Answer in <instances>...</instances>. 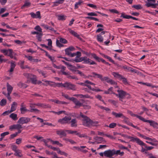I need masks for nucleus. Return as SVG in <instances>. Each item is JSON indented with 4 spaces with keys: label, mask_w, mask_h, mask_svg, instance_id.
I'll return each mask as SVG.
<instances>
[{
    "label": "nucleus",
    "mask_w": 158,
    "mask_h": 158,
    "mask_svg": "<svg viewBox=\"0 0 158 158\" xmlns=\"http://www.w3.org/2000/svg\"><path fill=\"white\" fill-rule=\"evenodd\" d=\"M62 95L66 99L72 101V98H73V97H70L67 94H64L63 93H62Z\"/></svg>",
    "instance_id": "obj_51"
},
{
    "label": "nucleus",
    "mask_w": 158,
    "mask_h": 158,
    "mask_svg": "<svg viewBox=\"0 0 158 158\" xmlns=\"http://www.w3.org/2000/svg\"><path fill=\"white\" fill-rule=\"evenodd\" d=\"M80 115L83 118L82 124L83 125L86 127H90V123L91 120L86 116L83 115L81 112L80 113Z\"/></svg>",
    "instance_id": "obj_2"
},
{
    "label": "nucleus",
    "mask_w": 158,
    "mask_h": 158,
    "mask_svg": "<svg viewBox=\"0 0 158 158\" xmlns=\"http://www.w3.org/2000/svg\"><path fill=\"white\" fill-rule=\"evenodd\" d=\"M109 78L107 77H103L102 76L101 79V81H106L107 82L109 80Z\"/></svg>",
    "instance_id": "obj_60"
},
{
    "label": "nucleus",
    "mask_w": 158,
    "mask_h": 158,
    "mask_svg": "<svg viewBox=\"0 0 158 158\" xmlns=\"http://www.w3.org/2000/svg\"><path fill=\"white\" fill-rule=\"evenodd\" d=\"M116 126V123H112L110 124L109 125H106V127H109L110 128H114Z\"/></svg>",
    "instance_id": "obj_54"
},
{
    "label": "nucleus",
    "mask_w": 158,
    "mask_h": 158,
    "mask_svg": "<svg viewBox=\"0 0 158 158\" xmlns=\"http://www.w3.org/2000/svg\"><path fill=\"white\" fill-rule=\"evenodd\" d=\"M14 155L19 157H21L23 156V155L22 154L21 151L19 150H18L17 151L15 152Z\"/></svg>",
    "instance_id": "obj_28"
},
{
    "label": "nucleus",
    "mask_w": 158,
    "mask_h": 158,
    "mask_svg": "<svg viewBox=\"0 0 158 158\" xmlns=\"http://www.w3.org/2000/svg\"><path fill=\"white\" fill-rule=\"evenodd\" d=\"M140 146H144L147 149V150H150L154 148V147L152 146L148 147L143 141L142 142V145H140Z\"/></svg>",
    "instance_id": "obj_36"
},
{
    "label": "nucleus",
    "mask_w": 158,
    "mask_h": 158,
    "mask_svg": "<svg viewBox=\"0 0 158 158\" xmlns=\"http://www.w3.org/2000/svg\"><path fill=\"white\" fill-rule=\"evenodd\" d=\"M31 3L29 2H26L21 7V8L23 9L25 7H29L31 5Z\"/></svg>",
    "instance_id": "obj_57"
},
{
    "label": "nucleus",
    "mask_w": 158,
    "mask_h": 158,
    "mask_svg": "<svg viewBox=\"0 0 158 158\" xmlns=\"http://www.w3.org/2000/svg\"><path fill=\"white\" fill-rule=\"evenodd\" d=\"M6 103V100L5 99H2L0 102V105L1 106H5Z\"/></svg>",
    "instance_id": "obj_48"
},
{
    "label": "nucleus",
    "mask_w": 158,
    "mask_h": 158,
    "mask_svg": "<svg viewBox=\"0 0 158 158\" xmlns=\"http://www.w3.org/2000/svg\"><path fill=\"white\" fill-rule=\"evenodd\" d=\"M18 86L21 88H25L27 87V85L24 84L22 82H19L18 84Z\"/></svg>",
    "instance_id": "obj_40"
},
{
    "label": "nucleus",
    "mask_w": 158,
    "mask_h": 158,
    "mask_svg": "<svg viewBox=\"0 0 158 158\" xmlns=\"http://www.w3.org/2000/svg\"><path fill=\"white\" fill-rule=\"evenodd\" d=\"M85 60H84V63L85 64H89L91 65L96 64V63L91 60L89 58H87V57L85 56Z\"/></svg>",
    "instance_id": "obj_14"
},
{
    "label": "nucleus",
    "mask_w": 158,
    "mask_h": 158,
    "mask_svg": "<svg viewBox=\"0 0 158 158\" xmlns=\"http://www.w3.org/2000/svg\"><path fill=\"white\" fill-rule=\"evenodd\" d=\"M138 134L139 136L143 138L144 139H147V140H152V138H149L148 137H147L144 135H143L142 134H141L139 133H138Z\"/></svg>",
    "instance_id": "obj_35"
},
{
    "label": "nucleus",
    "mask_w": 158,
    "mask_h": 158,
    "mask_svg": "<svg viewBox=\"0 0 158 158\" xmlns=\"http://www.w3.org/2000/svg\"><path fill=\"white\" fill-rule=\"evenodd\" d=\"M6 86L8 93L11 94L13 90V87L8 83H7Z\"/></svg>",
    "instance_id": "obj_30"
},
{
    "label": "nucleus",
    "mask_w": 158,
    "mask_h": 158,
    "mask_svg": "<svg viewBox=\"0 0 158 158\" xmlns=\"http://www.w3.org/2000/svg\"><path fill=\"white\" fill-rule=\"evenodd\" d=\"M31 119L28 117H22L20 118L17 122L19 124H27L30 121Z\"/></svg>",
    "instance_id": "obj_6"
},
{
    "label": "nucleus",
    "mask_w": 158,
    "mask_h": 158,
    "mask_svg": "<svg viewBox=\"0 0 158 158\" xmlns=\"http://www.w3.org/2000/svg\"><path fill=\"white\" fill-rule=\"evenodd\" d=\"M112 114L113 115H114L116 118H120L122 117L124 119L127 118V117L124 116L122 114L119 113H117L114 112H112Z\"/></svg>",
    "instance_id": "obj_16"
},
{
    "label": "nucleus",
    "mask_w": 158,
    "mask_h": 158,
    "mask_svg": "<svg viewBox=\"0 0 158 158\" xmlns=\"http://www.w3.org/2000/svg\"><path fill=\"white\" fill-rule=\"evenodd\" d=\"M102 56L108 59V60L109 61H110V62H111L113 64H115L114 61L113 60H112L111 58L110 57V56H109L107 55H105L104 54H102Z\"/></svg>",
    "instance_id": "obj_32"
},
{
    "label": "nucleus",
    "mask_w": 158,
    "mask_h": 158,
    "mask_svg": "<svg viewBox=\"0 0 158 158\" xmlns=\"http://www.w3.org/2000/svg\"><path fill=\"white\" fill-rule=\"evenodd\" d=\"M94 139L96 140L98 143H101L103 142H105L104 139L102 137L98 136H95Z\"/></svg>",
    "instance_id": "obj_17"
},
{
    "label": "nucleus",
    "mask_w": 158,
    "mask_h": 158,
    "mask_svg": "<svg viewBox=\"0 0 158 158\" xmlns=\"http://www.w3.org/2000/svg\"><path fill=\"white\" fill-rule=\"evenodd\" d=\"M64 1V0H57L56 1L53 2V6H58L59 4L63 3Z\"/></svg>",
    "instance_id": "obj_26"
},
{
    "label": "nucleus",
    "mask_w": 158,
    "mask_h": 158,
    "mask_svg": "<svg viewBox=\"0 0 158 158\" xmlns=\"http://www.w3.org/2000/svg\"><path fill=\"white\" fill-rule=\"evenodd\" d=\"M76 135H77L78 136H79L80 138L82 137H88V136H87L85 134H81L79 133H78L76 134Z\"/></svg>",
    "instance_id": "obj_55"
},
{
    "label": "nucleus",
    "mask_w": 158,
    "mask_h": 158,
    "mask_svg": "<svg viewBox=\"0 0 158 158\" xmlns=\"http://www.w3.org/2000/svg\"><path fill=\"white\" fill-rule=\"evenodd\" d=\"M30 14L32 18L39 19L41 18L40 13V11L36 12L35 13L34 12H31Z\"/></svg>",
    "instance_id": "obj_11"
},
{
    "label": "nucleus",
    "mask_w": 158,
    "mask_h": 158,
    "mask_svg": "<svg viewBox=\"0 0 158 158\" xmlns=\"http://www.w3.org/2000/svg\"><path fill=\"white\" fill-rule=\"evenodd\" d=\"M61 86L66 88L68 89L75 90L76 89V85L70 82H66L64 84L61 83Z\"/></svg>",
    "instance_id": "obj_3"
},
{
    "label": "nucleus",
    "mask_w": 158,
    "mask_h": 158,
    "mask_svg": "<svg viewBox=\"0 0 158 158\" xmlns=\"http://www.w3.org/2000/svg\"><path fill=\"white\" fill-rule=\"evenodd\" d=\"M121 80H122L123 82L125 84L128 83L127 79L123 76L121 78Z\"/></svg>",
    "instance_id": "obj_63"
},
{
    "label": "nucleus",
    "mask_w": 158,
    "mask_h": 158,
    "mask_svg": "<svg viewBox=\"0 0 158 158\" xmlns=\"http://www.w3.org/2000/svg\"><path fill=\"white\" fill-rule=\"evenodd\" d=\"M9 51V53H8V56L12 59L14 57L17 55L16 53L13 52L12 49L10 50Z\"/></svg>",
    "instance_id": "obj_25"
},
{
    "label": "nucleus",
    "mask_w": 158,
    "mask_h": 158,
    "mask_svg": "<svg viewBox=\"0 0 158 158\" xmlns=\"http://www.w3.org/2000/svg\"><path fill=\"white\" fill-rule=\"evenodd\" d=\"M71 118L70 117L65 116L62 118L60 119L58 122L62 124L69 123L71 120Z\"/></svg>",
    "instance_id": "obj_5"
},
{
    "label": "nucleus",
    "mask_w": 158,
    "mask_h": 158,
    "mask_svg": "<svg viewBox=\"0 0 158 158\" xmlns=\"http://www.w3.org/2000/svg\"><path fill=\"white\" fill-rule=\"evenodd\" d=\"M43 35L42 33H39V34L36 35V37L38 41L40 42L42 41Z\"/></svg>",
    "instance_id": "obj_33"
},
{
    "label": "nucleus",
    "mask_w": 158,
    "mask_h": 158,
    "mask_svg": "<svg viewBox=\"0 0 158 158\" xmlns=\"http://www.w3.org/2000/svg\"><path fill=\"white\" fill-rule=\"evenodd\" d=\"M113 88L112 87L110 88L107 91H104V94H113L112 93H114L112 91Z\"/></svg>",
    "instance_id": "obj_39"
},
{
    "label": "nucleus",
    "mask_w": 158,
    "mask_h": 158,
    "mask_svg": "<svg viewBox=\"0 0 158 158\" xmlns=\"http://www.w3.org/2000/svg\"><path fill=\"white\" fill-rule=\"evenodd\" d=\"M70 122L71 123V127H77V121L76 119H73Z\"/></svg>",
    "instance_id": "obj_24"
},
{
    "label": "nucleus",
    "mask_w": 158,
    "mask_h": 158,
    "mask_svg": "<svg viewBox=\"0 0 158 158\" xmlns=\"http://www.w3.org/2000/svg\"><path fill=\"white\" fill-rule=\"evenodd\" d=\"M91 74L92 75L90 76V77H97L99 78L101 80L102 77V75L97 73L95 72H92Z\"/></svg>",
    "instance_id": "obj_22"
},
{
    "label": "nucleus",
    "mask_w": 158,
    "mask_h": 158,
    "mask_svg": "<svg viewBox=\"0 0 158 158\" xmlns=\"http://www.w3.org/2000/svg\"><path fill=\"white\" fill-rule=\"evenodd\" d=\"M60 42L64 44H66L67 43V41L65 39L62 38H60Z\"/></svg>",
    "instance_id": "obj_62"
},
{
    "label": "nucleus",
    "mask_w": 158,
    "mask_h": 158,
    "mask_svg": "<svg viewBox=\"0 0 158 158\" xmlns=\"http://www.w3.org/2000/svg\"><path fill=\"white\" fill-rule=\"evenodd\" d=\"M109 11L112 13L118 14L119 12L118 11L115 9H110Z\"/></svg>",
    "instance_id": "obj_61"
},
{
    "label": "nucleus",
    "mask_w": 158,
    "mask_h": 158,
    "mask_svg": "<svg viewBox=\"0 0 158 158\" xmlns=\"http://www.w3.org/2000/svg\"><path fill=\"white\" fill-rule=\"evenodd\" d=\"M112 75L116 78L121 80V78L122 77V76L117 72H113L112 73Z\"/></svg>",
    "instance_id": "obj_21"
},
{
    "label": "nucleus",
    "mask_w": 158,
    "mask_h": 158,
    "mask_svg": "<svg viewBox=\"0 0 158 158\" xmlns=\"http://www.w3.org/2000/svg\"><path fill=\"white\" fill-rule=\"evenodd\" d=\"M82 1L81 0H79L75 4L74 9H76L78 8V6L80 5L81 3H82Z\"/></svg>",
    "instance_id": "obj_43"
},
{
    "label": "nucleus",
    "mask_w": 158,
    "mask_h": 158,
    "mask_svg": "<svg viewBox=\"0 0 158 158\" xmlns=\"http://www.w3.org/2000/svg\"><path fill=\"white\" fill-rule=\"evenodd\" d=\"M148 2H146V4H145V6H146L148 7H149L150 6H148L149 4H152L153 3H155L156 2V1L155 0H147Z\"/></svg>",
    "instance_id": "obj_37"
},
{
    "label": "nucleus",
    "mask_w": 158,
    "mask_h": 158,
    "mask_svg": "<svg viewBox=\"0 0 158 158\" xmlns=\"http://www.w3.org/2000/svg\"><path fill=\"white\" fill-rule=\"evenodd\" d=\"M124 154V152H120V150H118L116 151L115 150L114 154L119 155L121 156H123Z\"/></svg>",
    "instance_id": "obj_50"
},
{
    "label": "nucleus",
    "mask_w": 158,
    "mask_h": 158,
    "mask_svg": "<svg viewBox=\"0 0 158 158\" xmlns=\"http://www.w3.org/2000/svg\"><path fill=\"white\" fill-rule=\"evenodd\" d=\"M98 123V122L96 121H93L92 120H91L90 123V126H96L97 124Z\"/></svg>",
    "instance_id": "obj_44"
},
{
    "label": "nucleus",
    "mask_w": 158,
    "mask_h": 158,
    "mask_svg": "<svg viewBox=\"0 0 158 158\" xmlns=\"http://www.w3.org/2000/svg\"><path fill=\"white\" fill-rule=\"evenodd\" d=\"M56 44L57 46L60 48L64 46L63 45L60 43V41H59L58 40H56Z\"/></svg>",
    "instance_id": "obj_58"
},
{
    "label": "nucleus",
    "mask_w": 158,
    "mask_h": 158,
    "mask_svg": "<svg viewBox=\"0 0 158 158\" xmlns=\"http://www.w3.org/2000/svg\"><path fill=\"white\" fill-rule=\"evenodd\" d=\"M72 101L73 102L75 105V106L74 107V108H78L82 106L83 104L75 98H73Z\"/></svg>",
    "instance_id": "obj_9"
},
{
    "label": "nucleus",
    "mask_w": 158,
    "mask_h": 158,
    "mask_svg": "<svg viewBox=\"0 0 158 158\" xmlns=\"http://www.w3.org/2000/svg\"><path fill=\"white\" fill-rule=\"evenodd\" d=\"M11 49H9L8 50L2 49H1L0 51L1 52L4 54L5 55H7L8 56V53H9V50Z\"/></svg>",
    "instance_id": "obj_34"
},
{
    "label": "nucleus",
    "mask_w": 158,
    "mask_h": 158,
    "mask_svg": "<svg viewBox=\"0 0 158 158\" xmlns=\"http://www.w3.org/2000/svg\"><path fill=\"white\" fill-rule=\"evenodd\" d=\"M36 106L43 108H46L47 107V106L46 105L41 103H37L30 104V107H35Z\"/></svg>",
    "instance_id": "obj_10"
},
{
    "label": "nucleus",
    "mask_w": 158,
    "mask_h": 158,
    "mask_svg": "<svg viewBox=\"0 0 158 158\" xmlns=\"http://www.w3.org/2000/svg\"><path fill=\"white\" fill-rule=\"evenodd\" d=\"M147 121V123H149L151 126H152L154 128L158 129V123L156 122L150 120H148Z\"/></svg>",
    "instance_id": "obj_15"
},
{
    "label": "nucleus",
    "mask_w": 158,
    "mask_h": 158,
    "mask_svg": "<svg viewBox=\"0 0 158 158\" xmlns=\"http://www.w3.org/2000/svg\"><path fill=\"white\" fill-rule=\"evenodd\" d=\"M85 18L90 20H94L96 21H99V19L97 18L90 16H87Z\"/></svg>",
    "instance_id": "obj_59"
},
{
    "label": "nucleus",
    "mask_w": 158,
    "mask_h": 158,
    "mask_svg": "<svg viewBox=\"0 0 158 158\" xmlns=\"http://www.w3.org/2000/svg\"><path fill=\"white\" fill-rule=\"evenodd\" d=\"M91 55L98 62L102 61V63L105 64L106 62L105 60L102 58H100L97 56L96 54L94 53H92Z\"/></svg>",
    "instance_id": "obj_13"
},
{
    "label": "nucleus",
    "mask_w": 158,
    "mask_h": 158,
    "mask_svg": "<svg viewBox=\"0 0 158 158\" xmlns=\"http://www.w3.org/2000/svg\"><path fill=\"white\" fill-rule=\"evenodd\" d=\"M37 71L40 74H41L45 78L47 77V76L46 75V73H45V72L39 69H37Z\"/></svg>",
    "instance_id": "obj_45"
},
{
    "label": "nucleus",
    "mask_w": 158,
    "mask_h": 158,
    "mask_svg": "<svg viewBox=\"0 0 158 158\" xmlns=\"http://www.w3.org/2000/svg\"><path fill=\"white\" fill-rule=\"evenodd\" d=\"M16 129L19 130L23 128V127L20 124H15Z\"/></svg>",
    "instance_id": "obj_64"
},
{
    "label": "nucleus",
    "mask_w": 158,
    "mask_h": 158,
    "mask_svg": "<svg viewBox=\"0 0 158 158\" xmlns=\"http://www.w3.org/2000/svg\"><path fill=\"white\" fill-rule=\"evenodd\" d=\"M61 83H56L55 82L52 81H51V82L50 83V84H49V85L50 86H51L53 87H60L61 86Z\"/></svg>",
    "instance_id": "obj_20"
},
{
    "label": "nucleus",
    "mask_w": 158,
    "mask_h": 158,
    "mask_svg": "<svg viewBox=\"0 0 158 158\" xmlns=\"http://www.w3.org/2000/svg\"><path fill=\"white\" fill-rule=\"evenodd\" d=\"M115 150H108L105 151L104 152V155L105 156L111 157L113 155H114Z\"/></svg>",
    "instance_id": "obj_8"
},
{
    "label": "nucleus",
    "mask_w": 158,
    "mask_h": 158,
    "mask_svg": "<svg viewBox=\"0 0 158 158\" xmlns=\"http://www.w3.org/2000/svg\"><path fill=\"white\" fill-rule=\"evenodd\" d=\"M118 94H117L115 93H112L113 94L115 95L117 97L119 98V100L122 101L123 99L124 98L125 96L127 95L129 96V94L122 90L118 89L117 91Z\"/></svg>",
    "instance_id": "obj_1"
},
{
    "label": "nucleus",
    "mask_w": 158,
    "mask_h": 158,
    "mask_svg": "<svg viewBox=\"0 0 158 158\" xmlns=\"http://www.w3.org/2000/svg\"><path fill=\"white\" fill-rule=\"evenodd\" d=\"M132 7L138 10L141 9L143 8V7L142 6V5L140 4L133 5L132 6Z\"/></svg>",
    "instance_id": "obj_38"
},
{
    "label": "nucleus",
    "mask_w": 158,
    "mask_h": 158,
    "mask_svg": "<svg viewBox=\"0 0 158 158\" xmlns=\"http://www.w3.org/2000/svg\"><path fill=\"white\" fill-rule=\"evenodd\" d=\"M24 76L28 79L31 80V83L34 84H36V77L35 75H32L31 74L24 73Z\"/></svg>",
    "instance_id": "obj_4"
},
{
    "label": "nucleus",
    "mask_w": 158,
    "mask_h": 158,
    "mask_svg": "<svg viewBox=\"0 0 158 158\" xmlns=\"http://www.w3.org/2000/svg\"><path fill=\"white\" fill-rule=\"evenodd\" d=\"M66 132V130H60L56 131V134L61 138L63 136H66L67 135Z\"/></svg>",
    "instance_id": "obj_12"
},
{
    "label": "nucleus",
    "mask_w": 158,
    "mask_h": 158,
    "mask_svg": "<svg viewBox=\"0 0 158 158\" xmlns=\"http://www.w3.org/2000/svg\"><path fill=\"white\" fill-rule=\"evenodd\" d=\"M17 105V104L16 102H13L11 105L10 112H12L16 110Z\"/></svg>",
    "instance_id": "obj_19"
},
{
    "label": "nucleus",
    "mask_w": 158,
    "mask_h": 158,
    "mask_svg": "<svg viewBox=\"0 0 158 158\" xmlns=\"http://www.w3.org/2000/svg\"><path fill=\"white\" fill-rule=\"evenodd\" d=\"M63 140H64L66 142H69L71 144H76V142L74 141L73 140L68 139V138H64L63 139Z\"/></svg>",
    "instance_id": "obj_27"
},
{
    "label": "nucleus",
    "mask_w": 158,
    "mask_h": 158,
    "mask_svg": "<svg viewBox=\"0 0 158 158\" xmlns=\"http://www.w3.org/2000/svg\"><path fill=\"white\" fill-rule=\"evenodd\" d=\"M31 109L29 110V111L31 112H35L37 113H38L40 112V110L34 108L35 107H30Z\"/></svg>",
    "instance_id": "obj_41"
},
{
    "label": "nucleus",
    "mask_w": 158,
    "mask_h": 158,
    "mask_svg": "<svg viewBox=\"0 0 158 158\" xmlns=\"http://www.w3.org/2000/svg\"><path fill=\"white\" fill-rule=\"evenodd\" d=\"M77 68L75 66H73L71 64L70 65V66L69 67V69L70 70L73 72H76L77 70H76Z\"/></svg>",
    "instance_id": "obj_53"
},
{
    "label": "nucleus",
    "mask_w": 158,
    "mask_h": 158,
    "mask_svg": "<svg viewBox=\"0 0 158 158\" xmlns=\"http://www.w3.org/2000/svg\"><path fill=\"white\" fill-rule=\"evenodd\" d=\"M126 137L130 139V141L133 142H136L139 145H142V142L141 140L139 139L137 137H134L132 136H126Z\"/></svg>",
    "instance_id": "obj_7"
},
{
    "label": "nucleus",
    "mask_w": 158,
    "mask_h": 158,
    "mask_svg": "<svg viewBox=\"0 0 158 158\" xmlns=\"http://www.w3.org/2000/svg\"><path fill=\"white\" fill-rule=\"evenodd\" d=\"M68 31L73 35L77 38L79 37V35H78L77 32L73 30H72L70 28L68 29Z\"/></svg>",
    "instance_id": "obj_23"
},
{
    "label": "nucleus",
    "mask_w": 158,
    "mask_h": 158,
    "mask_svg": "<svg viewBox=\"0 0 158 158\" xmlns=\"http://www.w3.org/2000/svg\"><path fill=\"white\" fill-rule=\"evenodd\" d=\"M97 40L98 41L100 42H102L103 41V37L100 35H97Z\"/></svg>",
    "instance_id": "obj_49"
},
{
    "label": "nucleus",
    "mask_w": 158,
    "mask_h": 158,
    "mask_svg": "<svg viewBox=\"0 0 158 158\" xmlns=\"http://www.w3.org/2000/svg\"><path fill=\"white\" fill-rule=\"evenodd\" d=\"M65 54L71 57H72L75 56V53H72L71 51L69 50L67 48L65 49Z\"/></svg>",
    "instance_id": "obj_18"
},
{
    "label": "nucleus",
    "mask_w": 158,
    "mask_h": 158,
    "mask_svg": "<svg viewBox=\"0 0 158 158\" xmlns=\"http://www.w3.org/2000/svg\"><path fill=\"white\" fill-rule=\"evenodd\" d=\"M34 29L38 31H39L40 32L39 33H42V29L39 25L36 26L34 28Z\"/></svg>",
    "instance_id": "obj_52"
},
{
    "label": "nucleus",
    "mask_w": 158,
    "mask_h": 158,
    "mask_svg": "<svg viewBox=\"0 0 158 158\" xmlns=\"http://www.w3.org/2000/svg\"><path fill=\"white\" fill-rule=\"evenodd\" d=\"M20 110L21 111V113L22 114H23L26 112L29 111V110H28L27 109L26 107L20 108Z\"/></svg>",
    "instance_id": "obj_42"
},
{
    "label": "nucleus",
    "mask_w": 158,
    "mask_h": 158,
    "mask_svg": "<svg viewBox=\"0 0 158 158\" xmlns=\"http://www.w3.org/2000/svg\"><path fill=\"white\" fill-rule=\"evenodd\" d=\"M17 116V114L14 113H13L10 115V117L13 120L15 121L18 119Z\"/></svg>",
    "instance_id": "obj_29"
},
{
    "label": "nucleus",
    "mask_w": 158,
    "mask_h": 158,
    "mask_svg": "<svg viewBox=\"0 0 158 158\" xmlns=\"http://www.w3.org/2000/svg\"><path fill=\"white\" fill-rule=\"evenodd\" d=\"M58 19L59 20H64L66 19V16L64 15H58Z\"/></svg>",
    "instance_id": "obj_31"
},
{
    "label": "nucleus",
    "mask_w": 158,
    "mask_h": 158,
    "mask_svg": "<svg viewBox=\"0 0 158 158\" xmlns=\"http://www.w3.org/2000/svg\"><path fill=\"white\" fill-rule=\"evenodd\" d=\"M66 131L68 132L69 134H75L76 135V134L78 132H77V131H72L71 130H66Z\"/></svg>",
    "instance_id": "obj_47"
},
{
    "label": "nucleus",
    "mask_w": 158,
    "mask_h": 158,
    "mask_svg": "<svg viewBox=\"0 0 158 158\" xmlns=\"http://www.w3.org/2000/svg\"><path fill=\"white\" fill-rule=\"evenodd\" d=\"M107 82L108 83H110V84H111L112 85L117 84V83L115 81H114L113 80H112L111 79H110V78H109V80H108V81H107Z\"/></svg>",
    "instance_id": "obj_56"
},
{
    "label": "nucleus",
    "mask_w": 158,
    "mask_h": 158,
    "mask_svg": "<svg viewBox=\"0 0 158 158\" xmlns=\"http://www.w3.org/2000/svg\"><path fill=\"white\" fill-rule=\"evenodd\" d=\"M136 117L137 118H139L140 120H142L145 122L147 123V122H148L147 121H148V120H146L144 118H143L141 116H139L137 114H136Z\"/></svg>",
    "instance_id": "obj_46"
}]
</instances>
